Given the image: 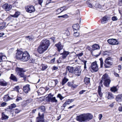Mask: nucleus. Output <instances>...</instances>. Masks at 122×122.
Listing matches in <instances>:
<instances>
[{
	"instance_id": "35",
	"label": "nucleus",
	"mask_w": 122,
	"mask_h": 122,
	"mask_svg": "<svg viewBox=\"0 0 122 122\" xmlns=\"http://www.w3.org/2000/svg\"><path fill=\"white\" fill-rule=\"evenodd\" d=\"M20 89L19 87V86H16L14 88V90L20 93H22L21 92H20L19 90Z\"/></svg>"
},
{
	"instance_id": "13",
	"label": "nucleus",
	"mask_w": 122,
	"mask_h": 122,
	"mask_svg": "<svg viewBox=\"0 0 122 122\" xmlns=\"http://www.w3.org/2000/svg\"><path fill=\"white\" fill-rule=\"evenodd\" d=\"M23 90L26 93H27L30 91V85L28 84L26 85L23 87Z\"/></svg>"
},
{
	"instance_id": "42",
	"label": "nucleus",
	"mask_w": 122,
	"mask_h": 122,
	"mask_svg": "<svg viewBox=\"0 0 122 122\" xmlns=\"http://www.w3.org/2000/svg\"><path fill=\"white\" fill-rule=\"evenodd\" d=\"M61 17H62L63 18H67L68 17V16L67 15L65 14L63 15L58 16V18Z\"/></svg>"
},
{
	"instance_id": "36",
	"label": "nucleus",
	"mask_w": 122,
	"mask_h": 122,
	"mask_svg": "<svg viewBox=\"0 0 122 122\" xmlns=\"http://www.w3.org/2000/svg\"><path fill=\"white\" fill-rule=\"evenodd\" d=\"M6 23L5 22H3L0 25V30L3 29L5 26Z\"/></svg>"
},
{
	"instance_id": "47",
	"label": "nucleus",
	"mask_w": 122,
	"mask_h": 122,
	"mask_svg": "<svg viewBox=\"0 0 122 122\" xmlns=\"http://www.w3.org/2000/svg\"><path fill=\"white\" fill-rule=\"evenodd\" d=\"M65 34L67 36H69L70 34L68 30H66V32L65 33Z\"/></svg>"
},
{
	"instance_id": "46",
	"label": "nucleus",
	"mask_w": 122,
	"mask_h": 122,
	"mask_svg": "<svg viewBox=\"0 0 122 122\" xmlns=\"http://www.w3.org/2000/svg\"><path fill=\"white\" fill-rule=\"evenodd\" d=\"M69 54V53L68 51H64L63 53L61 54L67 56Z\"/></svg>"
},
{
	"instance_id": "14",
	"label": "nucleus",
	"mask_w": 122,
	"mask_h": 122,
	"mask_svg": "<svg viewBox=\"0 0 122 122\" xmlns=\"http://www.w3.org/2000/svg\"><path fill=\"white\" fill-rule=\"evenodd\" d=\"M26 9L27 12L30 13L32 12L35 10L34 7L32 5L27 6L26 8Z\"/></svg>"
},
{
	"instance_id": "16",
	"label": "nucleus",
	"mask_w": 122,
	"mask_h": 122,
	"mask_svg": "<svg viewBox=\"0 0 122 122\" xmlns=\"http://www.w3.org/2000/svg\"><path fill=\"white\" fill-rule=\"evenodd\" d=\"M66 74L68 72L70 73H72L73 72V67L68 66L66 68Z\"/></svg>"
},
{
	"instance_id": "30",
	"label": "nucleus",
	"mask_w": 122,
	"mask_h": 122,
	"mask_svg": "<svg viewBox=\"0 0 122 122\" xmlns=\"http://www.w3.org/2000/svg\"><path fill=\"white\" fill-rule=\"evenodd\" d=\"M68 81V79L66 78V77H64L62 80L61 84L62 85H64Z\"/></svg>"
},
{
	"instance_id": "34",
	"label": "nucleus",
	"mask_w": 122,
	"mask_h": 122,
	"mask_svg": "<svg viewBox=\"0 0 122 122\" xmlns=\"http://www.w3.org/2000/svg\"><path fill=\"white\" fill-rule=\"evenodd\" d=\"M20 14V13L19 12H16L15 14L12 15L13 17H17Z\"/></svg>"
},
{
	"instance_id": "41",
	"label": "nucleus",
	"mask_w": 122,
	"mask_h": 122,
	"mask_svg": "<svg viewBox=\"0 0 122 122\" xmlns=\"http://www.w3.org/2000/svg\"><path fill=\"white\" fill-rule=\"evenodd\" d=\"M62 54V56L60 57L61 61H62L63 59H65L66 57L65 55H64L63 54Z\"/></svg>"
},
{
	"instance_id": "43",
	"label": "nucleus",
	"mask_w": 122,
	"mask_h": 122,
	"mask_svg": "<svg viewBox=\"0 0 122 122\" xmlns=\"http://www.w3.org/2000/svg\"><path fill=\"white\" fill-rule=\"evenodd\" d=\"M113 59L110 57H107L106 58L105 61H112Z\"/></svg>"
},
{
	"instance_id": "51",
	"label": "nucleus",
	"mask_w": 122,
	"mask_h": 122,
	"mask_svg": "<svg viewBox=\"0 0 122 122\" xmlns=\"http://www.w3.org/2000/svg\"><path fill=\"white\" fill-rule=\"evenodd\" d=\"M38 4L41 5L42 3L43 2V0H37Z\"/></svg>"
},
{
	"instance_id": "6",
	"label": "nucleus",
	"mask_w": 122,
	"mask_h": 122,
	"mask_svg": "<svg viewBox=\"0 0 122 122\" xmlns=\"http://www.w3.org/2000/svg\"><path fill=\"white\" fill-rule=\"evenodd\" d=\"M38 117H37V122H47L46 121L44 120V115L43 113L39 112Z\"/></svg>"
},
{
	"instance_id": "49",
	"label": "nucleus",
	"mask_w": 122,
	"mask_h": 122,
	"mask_svg": "<svg viewBox=\"0 0 122 122\" xmlns=\"http://www.w3.org/2000/svg\"><path fill=\"white\" fill-rule=\"evenodd\" d=\"M15 113L16 114L18 113L20 111V110L18 109H15Z\"/></svg>"
},
{
	"instance_id": "50",
	"label": "nucleus",
	"mask_w": 122,
	"mask_h": 122,
	"mask_svg": "<svg viewBox=\"0 0 122 122\" xmlns=\"http://www.w3.org/2000/svg\"><path fill=\"white\" fill-rule=\"evenodd\" d=\"M57 11L58 12V13H57V14H59L62 12L61 10V9L60 8L58 9Z\"/></svg>"
},
{
	"instance_id": "63",
	"label": "nucleus",
	"mask_w": 122,
	"mask_h": 122,
	"mask_svg": "<svg viewBox=\"0 0 122 122\" xmlns=\"http://www.w3.org/2000/svg\"><path fill=\"white\" fill-rule=\"evenodd\" d=\"M34 60L33 59H30L29 61L30 63H33L34 62Z\"/></svg>"
},
{
	"instance_id": "58",
	"label": "nucleus",
	"mask_w": 122,
	"mask_h": 122,
	"mask_svg": "<svg viewBox=\"0 0 122 122\" xmlns=\"http://www.w3.org/2000/svg\"><path fill=\"white\" fill-rule=\"evenodd\" d=\"M67 104L65 103L63 104V106L61 107V109L64 110V109L65 107L66 106Z\"/></svg>"
},
{
	"instance_id": "7",
	"label": "nucleus",
	"mask_w": 122,
	"mask_h": 122,
	"mask_svg": "<svg viewBox=\"0 0 122 122\" xmlns=\"http://www.w3.org/2000/svg\"><path fill=\"white\" fill-rule=\"evenodd\" d=\"M53 95H52L51 93L50 94L48 95V100L49 102L52 103H56L57 102V100L56 99L55 97H53Z\"/></svg>"
},
{
	"instance_id": "29",
	"label": "nucleus",
	"mask_w": 122,
	"mask_h": 122,
	"mask_svg": "<svg viewBox=\"0 0 122 122\" xmlns=\"http://www.w3.org/2000/svg\"><path fill=\"white\" fill-rule=\"evenodd\" d=\"M47 68V66L46 65L43 64H42L40 67V68L42 71L45 70Z\"/></svg>"
},
{
	"instance_id": "59",
	"label": "nucleus",
	"mask_w": 122,
	"mask_h": 122,
	"mask_svg": "<svg viewBox=\"0 0 122 122\" xmlns=\"http://www.w3.org/2000/svg\"><path fill=\"white\" fill-rule=\"evenodd\" d=\"M112 97V95L111 94H108V99H111Z\"/></svg>"
},
{
	"instance_id": "17",
	"label": "nucleus",
	"mask_w": 122,
	"mask_h": 122,
	"mask_svg": "<svg viewBox=\"0 0 122 122\" xmlns=\"http://www.w3.org/2000/svg\"><path fill=\"white\" fill-rule=\"evenodd\" d=\"M55 45L57 48L58 51H60L63 48V46L61 44V43L60 42L56 44Z\"/></svg>"
},
{
	"instance_id": "19",
	"label": "nucleus",
	"mask_w": 122,
	"mask_h": 122,
	"mask_svg": "<svg viewBox=\"0 0 122 122\" xmlns=\"http://www.w3.org/2000/svg\"><path fill=\"white\" fill-rule=\"evenodd\" d=\"M92 50L94 51L96 50L99 49L100 48L99 45L97 44H95L92 46Z\"/></svg>"
},
{
	"instance_id": "61",
	"label": "nucleus",
	"mask_w": 122,
	"mask_h": 122,
	"mask_svg": "<svg viewBox=\"0 0 122 122\" xmlns=\"http://www.w3.org/2000/svg\"><path fill=\"white\" fill-rule=\"evenodd\" d=\"M97 7L101 9L102 8V6L99 4H97Z\"/></svg>"
},
{
	"instance_id": "21",
	"label": "nucleus",
	"mask_w": 122,
	"mask_h": 122,
	"mask_svg": "<svg viewBox=\"0 0 122 122\" xmlns=\"http://www.w3.org/2000/svg\"><path fill=\"white\" fill-rule=\"evenodd\" d=\"M0 85L3 86H5L7 85V83L3 79L0 80Z\"/></svg>"
},
{
	"instance_id": "45",
	"label": "nucleus",
	"mask_w": 122,
	"mask_h": 122,
	"mask_svg": "<svg viewBox=\"0 0 122 122\" xmlns=\"http://www.w3.org/2000/svg\"><path fill=\"white\" fill-rule=\"evenodd\" d=\"M82 61L84 65V68L85 69H86V63L87 61H86L84 60H83Z\"/></svg>"
},
{
	"instance_id": "53",
	"label": "nucleus",
	"mask_w": 122,
	"mask_h": 122,
	"mask_svg": "<svg viewBox=\"0 0 122 122\" xmlns=\"http://www.w3.org/2000/svg\"><path fill=\"white\" fill-rule=\"evenodd\" d=\"M66 7L64 6L60 8L61 9V10L62 12H63V11H65L66 10Z\"/></svg>"
},
{
	"instance_id": "9",
	"label": "nucleus",
	"mask_w": 122,
	"mask_h": 122,
	"mask_svg": "<svg viewBox=\"0 0 122 122\" xmlns=\"http://www.w3.org/2000/svg\"><path fill=\"white\" fill-rule=\"evenodd\" d=\"M91 67L93 71L96 72L98 71V68L96 61H95L92 63Z\"/></svg>"
},
{
	"instance_id": "26",
	"label": "nucleus",
	"mask_w": 122,
	"mask_h": 122,
	"mask_svg": "<svg viewBox=\"0 0 122 122\" xmlns=\"http://www.w3.org/2000/svg\"><path fill=\"white\" fill-rule=\"evenodd\" d=\"M12 98L10 97L8 95L4 96V100L5 102H7L11 99Z\"/></svg>"
},
{
	"instance_id": "40",
	"label": "nucleus",
	"mask_w": 122,
	"mask_h": 122,
	"mask_svg": "<svg viewBox=\"0 0 122 122\" xmlns=\"http://www.w3.org/2000/svg\"><path fill=\"white\" fill-rule=\"evenodd\" d=\"M73 101L72 100H68L65 103L67 105H69L73 102Z\"/></svg>"
},
{
	"instance_id": "3",
	"label": "nucleus",
	"mask_w": 122,
	"mask_h": 122,
	"mask_svg": "<svg viewBox=\"0 0 122 122\" xmlns=\"http://www.w3.org/2000/svg\"><path fill=\"white\" fill-rule=\"evenodd\" d=\"M16 70L18 72V74L19 76L23 78L24 81H27V76L23 72H25L26 71L24 70L23 68L17 67L16 68Z\"/></svg>"
},
{
	"instance_id": "44",
	"label": "nucleus",
	"mask_w": 122,
	"mask_h": 122,
	"mask_svg": "<svg viewBox=\"0 0 122 122\" xmlns=\"http://www.w3.org/2000/svg\"><path fill=\"white\" fill-rule=\"evenodd\" d=\"M57 97L59 98L60 100H61L63 99L64 97H62L61 94H59L57 96Z\"/></svg>"
},
{
	"instance_id": "18",
	"label": "nucleus",
	"mask_w": 122,
	"mask_h": 122,
	"mask_svg": "<svg viewBox=\"0 0 122 122\" xmlns=\"http://www.w3.org/2000/svg\"><path fill=\"white\" fill-rule=\"evenodd\" d=\"M38 110L40 111L39 112H40L41 113H43L44 115V112H45V107L44 106H41L38 107Z\"/></svg>"
},
{
	"instance_id": "11",
	"label": "nucleus",
	"mask_w": 122,
	"mask_h": 122,
	"mask_svg": "<svg viewBox=\"0 0 122 122\" xmlns=\"http://www.w3.org/2000/svg\"><path fill=\"white\" fill-rule=\"evenodd\" d=\"M107 42L110 44L112 45H117L119 43V42L114 39H111L107 40Z\"/></svg>"
},
{
	"instance_id": "4",
	"label": "nucleus",
	"mask_w": 122,
	"mask_h": 122,
	"mask_svg": "<svg viewBox=\"0 0 122 122\" xmlns=\"http://www.w3.org/2000/svg\"><path fill=\"white\" fill-rule=\"evenodd\" d=\"M30 58V56L28 52L26 51L23 53L21 60L23 61H28Z\"/></svg>"
},
{
	"instance_id": "52",
	"label": "nucleus",
	"mask_w": 122,
	"mask_h": 122,
	"mask_svg": "<svg viewBox=\"0 0 122 122\" xmlns=\"http://www.w3.org/2000/svg\"><path fill=\"white\" fill-rule=\"evenodd\" d=\"M112 20L113 21L116 20H117V18L116 16H113L112 17Z\"/></svg>"
},
{
	"instance_id": "64",
	"label": "nucleus",
	"mask_w": 122,
	"mask_h": 122,
	"mask_svg": "<svg viewBox=\"0 0 122 122\" xmlns=\"http://www.w3.org/2000/svg\"><path fill=\"white\" fill-rule=\"evenodd\" d=\"M119 4L120 5H122V0H119Z\"/></svg>"
},
{
	"instance_id": "62",
	"label": "nucleus",
	"mask_w": 122,
	"mask_h": 122,
	"mask_svg": "<svg viewBox=\"0 0 122 122\" xmlns=\"http://www.w3.org/2000/svg\"><path fill=\"white\" fill-rule=\"evenodd\" d=\"M87 5H88V6L90 8H92V4L90 3H88Z\"/></svg>"
},
{
	"instance_id": "20",
	"label": "nucleus",
	"mask_w": 122,
	"mask_h": 122,
	"mask_svg": "<svg viewBox=\"0 0 122 122\" xmlns=\"http://www.w3.org/2000/svg\"><path fill=\"white\" fill-rule=\"evenodd\" d=\"M75 74L78 76H80L81 74V71L78 68H76L75 69L74 71Z\"/></svg>"
},
{
	"instance_id": "1",
	"label": "nucleus",
	"mask_w": 122,
	"mask_h": 122,
	"mask_svg": "<svg viewBox=\"0 0 122 122\" xmlns=\"http://www.w3.org/2000/svg\"><path fill=\"white\" fill-rule=\"evenodd\" d=\"M93 116L89 113H84L81 114L76 117L77 120L80 122H86L92 119Z\"/></svg>"
},
{
	"instance_id": "55",
	"label": "nucleus",
	"mask_w": 122,
	"mask_h": 122,
	"mask_svg": "<svg viewBox=\"0 0 122 122\" xmlns=\"http://www.w3.org/2000/svg\"><path fill=\"white\" fill-rule=\"evenodd\" d=\"M83 54V53L82 52H81L80 53L78 54L76 56L78 57H81V56Z\"/></svg>"
},
{
	"instance_id": "5",
	"label": "nucleus",
	"mask_w": 122,
	"mask_h": 122,
	"mask_svg": "<svg viewBox=\"0 0 122 122\" xmlns=\"http://www.w3.org/2000/svg\"><path fill=\"white\" fill-rule=\"evenodd\" d=\"M47 49V48L40 44L38 47L37 51L40 54H41L43 53Z\"/></svg>"
},
{
	"instance_id": "25",
	"label": "nucleus",
	"mask_w": 122,
	"mask_h": 122,
	"mask_svg": "<svg viewBox=\"0 0 122 122\" xmlns=\"http://www.w3.org/2000/svg\"><path fill=\"white\" fill-rule=\"evenodd\" d=\"M116 100L118 102L122 101V95H117L116 97Z\"/></svg>"
},
{
	"instance_id": "32",
	"label": "nucleus",
	"mask_w": 122,
	"mask_h": 122,
	"mask_svg": "<svg viewBox=\"0 0 122 122\" xmlns=\"http://www.w3.org/2000/svg\"><path fill=\"white\" fill-rule=\"evenodd\" d=\"M9 117L8 116L5 115L4 113L3 112L2 113V119H7Z\"/></svg>"
},
{
	"instance_id": "54",
	"label": "nucleus",
	"mask_w": 122,
	"mask_h": 122,
	"mask_svg": "<svg viewBox=\"0 0 122 122\" xmlns=\"http://www.w3.org/2000/svg\"><path fill=\"white\" fill-rule=\"evenodd\" d=\"M22 99L21 97H17L16 99V102H18L19 101L21 100Z\"/></svg>"
},
{
	"instance_id": "22",
	"label": "nucleus",
	"mask_w": 122,
	"mask_h": 122,
	"mask_svg": "<svg viewBox=\"0 0 122 122\" xmlns=\"http://www.w3.org/2000/svg\"><path fill=\"white\" fill-rule=\"evenodd\" d=\"M10 79L16 82L17 81V79L16 77L13 74H11L10 77Z\"/></svg>"
},
{
	"instance_id": "12",
	"label": "nucleus",
	"mask_w": 122,
	"mask_h": 122,
	"mask_svg": "<svg viewBox=\"0 0 122 122\" xmlns=\"http://www.w3.org/2000/svg\"><path fill=\"white\" fill-rule=\"evenodd\" d=\"M2 7L6 11H9L12 8V6L10 4H5L2 6Z\"/></svg>"
},
{
	"instance_id": "8",
	"label": "nucleus",
	"mask_w": 122,
	"mask_h": 122,
	"mask_svg": "<svg viewBox=\"0 0 122 122\" xmlns=\"http://www.w3.org/2000/svg\"><path fill=\"white\" fill-rule=\"evenodd\" d=\"M40 44L48 49L50 45V42L49 40L45 39L42 41Z\"/></svg>"
},
{
	"instance_id": "48",
	"label": "nucleus",
	"mask_w": 122,
	"mask_h": 122,
	"mask_svg": "<svg viewBox=\"0 0 122 122\" xmlns=\"http://www.w3.org/2000/svg\"><path fill=\"white\" fill-rule=\"evenodd\" d=\"M79 34L78 32H74V35L76 37L78 36L79 35Z\"/></svg>"
},
{
	"instance_id": "23",
	"label": "nucleus",
	"mask_w": 122,
	"mask_h": 122,
	"mask_svg": "<svg viewBox=\"0 0 122 122\" xmlns=\"http://www.w3.org/2000/svg\"><path fill=\"white\" fill-rule=\"evenodd\" d=\"M109 20V18L107 16H105L103 17L101 21L102 22L103 24L105 23L106 21Z\"/></svg>"
},
{
	"instance_id": "38",
	"label": "nucleus",
	"mask_w": 122,
	"mask_h": 122,
	"mask_svg": "<svg viewBox=\"0 0 122 122\" xmlns=\"http://www.w3.org/2000/svg\"><path fill=\"white\" fill-rule=\"evenodd\" d=\"M27 39L29 40V41H32L33 39V37L31 36H27L25 37Z\"/></svg>"
},
{
	"instance_id": "15",
	"label": "nucleus",
	"mask_w": 122,
	"mask_h": 122,
	"mask_svg": "<svg viewBox=\"0 0 122 122\" xmlns=\"http://www.w3.org/2000/svg\"><path fill=\"white\" fill-rule=\"evenodd\" d=\"M104 65L105 67L107 68L111 66L113 64L112 61H105Z\"/></svg>"
},
{
	"instance_id": "28",
	"label": "nucleus",
	"mask_w": 122,
	"mask_h": 122,
	"mask_svg": "<svg viewBox=\"0 0 122 122\" xmlns=\"http://www.w3.org/2000/svg\"><path fill=\"white\" fill-rule=\"evenodd\" d=\"M90 78L85 77L84 79V82L86 84H88L90 83Z\"/></svg>"
},
{
	"instance_id": "60",
	"label": "nucleus",
	"mask_w": 122,
	"mask_h": 122,
	"mask_svg": "<svg viewBox=\"0 0 122 122\" xmlns=\"http://www.w3.org/2000/svg\"><path fill=\"white\" fill-rule=\"evenodd\" d=\"M55 58L53 59H52L50 61V62L51 63H53L55 61Z\"/></svg>"
},
{
	"instance_id": "31",
	"label": "nucleus",
	"mask_w": 122,
	"mask_h": 122,
	"mask_svg": "<svg viewBox=\"0 0 122 122\" xmlns=\"http://www.w3.org/2000/svg\"><path fill=\"white\" fill-rule=\"evenodd\" d=\"M109 52L107 51H103L102 53L103 55L104 56H109Z\"/></svg>"
},
{
	"instance_id": "57",
	"label": "nucleus",
	"mask_w": 122,
	"mask_h": 122,
	"mask_svg": "<svg viewBox=\"0 0 122 122\" xmlns=\"http://www.w3.org/2000/svg\"><path fill=\"white\" fill-rule=\"evenodd\" d=\"M6 102H3L1 104V106L2 107H4L6 105Z\"/></svg>"
},
{
	"instance_id": "2",
	"label": "nucleus",
	"mask_w": 122,
	"mask_h": 122,
	"mask_svg": "<svg viewBox=\"0 0 122 122\" xmlns=\"http://www.w3.org/2000/svg\"><path fill=\"white\" fill-rule=\"evenodd\" d=\"M103 81H104V83L105 86L107 87L109 86L111 80L107 74H105L103 76L102 80L100 83V85L102 87L103 86V85L102 84Z\"/></svg>"
},
{
	"instance_id": "39",
	"label": "nucleus",
	"mask_w": 122,
	"mask_h": 122,
	"mask_svg": "<svg viewBox=\"0 0 122 122\" xmlns=\"http://www.w3.org/2000/svg\"><path fill=\"white\" fill-rule=\"evenodd\" d=\"M99 60L100 61V67L101 68H102L103 67V59L102 58H101L99 59Z\"/></svg>"
},
{
	"instance_id": "33",
	"label": "nucleus",
	"mask_w": 122,
	"mask_h": 122,
	"mask_svg": "<svg viewBox=\"0 0 122 122\" xmlns=\"http://www.w3.org/2000/svg\"><path fill=\"white\" fill-rule=\"evenodd\" d=\"M16 107V104L13 103V104H11L10 106H9L8 107L9 109L12 110L15 107Z\"/></svg>"
},
{
	"instance_id": "37",
	"label": "nucleus",
	"mask_w": 122,
	"mask_h": 122,
	"mask_svg": "<svg viewBox=\"0 0 122 122\" xmlns=\"http://www.w3.org/2000/svg\"><path fill=\"white\" fill-rule=\"evenodd\" d=\"M111 90L112 92H115L117 90V88L116 87L114 86L111 88Z\"/></svg>"
},
{
	"instance_id": "24",
	"label": "nucleus",
	"mask_w": 122,
	"mask_h": 122,
	"mask_svg": "<svg viewBox=\"0 0 122 122\" xmlns=\"http://www.w3.org/2000/svg\"><path fill=\"white\" fill-rule=\"evenodd\" d=\"M72 27L73 29L74 30H74H79V29L80 26H79V24L77 23L74 25Z\"/></svg>"
},
{
	"instance_id": "56",
	"label": "nucleus",
	"mask_w": 122,
	"mask_h": 122,
	"mask_svg": "<svg viewBox=\"0 0 122 122\" xmlns=\"http://www.w3.org/2000/svg\"><path fill=\"white\" fill-rule=\"evenodd\" d=\"M67 85L71 87L72 84L71 82H68L67 84Z\"/></svg>"
},
{
	"instance_id": "27",
	"label": "nucleus",
	"mask_w": 122,
	"mask_h": 122,
	"mask_svg": "<svg viewBox=\"0 0 122 122\" xmlns=\"http://www.w3.org/2000/svg\"><path fill=\"white\" fill-rule=\"evenodd\" d=\"M100 85L98 86V92L99 95L100 97H101L102 96V94L101 92V86Z\"/></svg>"
},
{
	"instance_id": "10",
	"label": "nucleus",
	"mask_w": 122,
	"mask_h": 122,
	"mask_svg": "<svg viewBox=\"0 0 122 122\" xmlns=\"http://www.w3.org/2000/svg\"><path fill=\"white\" fill-rule=\"evenodd\" d=\"M23 52L17 49L16 53V57L17 59L21 60L23 54Z\"/></svg>"
}]
</instances>
